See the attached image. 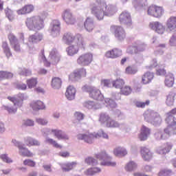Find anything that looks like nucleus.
<instances>
[{
    "label": "nucleus",
    "mask_w": 176,
    "mask_h": 176,
    "mask_svg": "<svg viewBox=\"0 0 176 176\" xmlns=\"http://www.w3.org/2000/svg\"><path fill=\"white\" fill-rule=\"evenodd\" d=\"M91 14L96 17L98 21L104 20V17H112L118 12V7L115 5H107V2L103 0H95L89 5Z\"/></svg>",
    "instance_id": "obj_1"
},
{
    "label": "nucleus",
    "mask_w": 176,
    "mask_h": 176,
    "mask_svg": "<svg viewBox=\"0 0 176 176\" xmlns=\"http://www.w3.org/2000/svg\"><path fill=\"white\" fill-rule=\"evenodd\" d=\"M25 24L30 31H41L45 28V21L40 16L26 19Z\"/></svg>",
    "instance_id": "obj_2"
},
{
    "label": "nucleus",
    "mask_w": 176,
    "mask_h": 176,
    "mask_svg": "<svg viewBox=\"0 0 176 176\" xmlns=\"http://www.w3.org/2000/svg\"><path fill=\"white\" fill-rule=\"evenodd\" d=\"M99 122L106 127L124 129V124H119L117 121L112 120L107 113H101L99 115Z\"/></svg>",
    "instance_id": "obj_3"
},
{
    "label": "nucleus",
    "mask_w": 176,
    "mask_h": 176,
    "mask_svg": "<svg viewBox=\"0 0 176 176\" xmlns=\"http://www.w3.org/2000/svg\"><path fill=\"white\" fill-rule=\"evenodd\" d=\"M76 44L72 45L67 48V54L69 56H74L79 52V49H85V41L83 37L80 34L76 36Z\"/></svg>",
    "instance_id": "obj_4"
},
{
    "label": "nucleus",
    "mask_w": 176,
    "mask_h": 176,
    "mask_svg": "<svg viewBox=\"0 0 176 176\" xmlns=\"http://www.w3.org/2000/svg\"><path fill=\"white\" fill-rule=\"evenodd\" d=\"M144 120L153 124V126H160L162 124V117L153 110H148L144 113Z\"/></svg>",
    "instance_id": "obj_5"
},
{
    "label": "nucleus",
    "mask_w": 176,
    "mask_h": 176,
    "mask_svg": "<svg viewBox=\"0 0 176 176\" xmlns=\"http://www.w3.org/2000/svg\"><path fill=\"white\" fill-rule=\"evenodd\" d=\"M82 90L85 93H89L90 98H93V100H96L97 101H102L104 100V95L101 94V91L95 87L84 85L82 87Z\"/></svg>",
    "instance_id": "obj_6"
},
{
    "label": "nucleus",
    "mask_w": 176,
    "mask_h": 176,
    "mask_svg": "<svg viewBox=\"0 0 176 176\" xmlns=\"http://www.w3.org/2000/svg\"><path fill=\"white\" fill-rule=\"evenodd\" d=\"M8 99L13 102V105H4L3 106V109L8 112V113H16L17 112V108L23 107V102L19 101L18 99L14 97L8 96Z\"/></svg>",
    "instance_id": "obj_7"
},
{
    "label": "nucleus",
    "mask_w": 176,
    "mask_h": 176,
    "mask_svg": "<svg viewBox=\"0 0 176 176\" xmlns=\"http://www.w3.org/2000/svg\"><path fill=\"white\" fill-rule=\"evenodd\" d=\"M96 159L102 160L100 163L101 166H110L111 167H115L116 166V162H112V157L107 154L105 151H102L97 154Z\"/></svg>",
    "instance_id": "obj_8"
},
{
    "label": "nucleus",
    "mask_w": 176,
    "mask_h": 176,
    "mask_svg": "<svg viewBox=\"0 0 176 176\" xmlns=\"http://www.w3.org/2000/svg\"><path fill=\"white\" fill-rule=\"evenodd\" d=\"M167 127L165 128L168 131H170V134H176V118L174 116L170 113L166 114V118L165 119Z\"/></svg>",
    "instance_id": "obj_9"
},
{
    "label": "nucleus",
    "mask_w": 176,
    "mask_h": 176,
    "mask_svg": "<svg viewBox=\"0 0 176 176\" xmlns=\"http://www.w3.org/2000/svg\"><path fill=\"white\" fill-rule=\"evenodd\" d=\"M93 62V54L91 53H86L81 54L77 58V64L78 65H81V67H87V65H90Z\"/></svg>",
    "instance_id": "obj_10"
},
{
    "label": "nucleus",
    "mask_w": 176,
    "mask_h": 176,
    "mask_svg": "<svg viewBox=\"0 0 176 176\" xmlns=\"http://www.w3.org/2000/svg\"><path fill=\"white\" fill-rule=\"evenodd\" d=\"M12 144L14 146H16L19 149V154L21 156H27L28 157H31L33 156L32 153L28 150V148L25 147V144L23 142L17 141L16 139L12 140Z\"/></svg>",
    "instance_id": "obj_11"
},
{
    "label": "nucleus",
    "mask_w": 176,
    "mask_h": 176,
    "mask_svg": "<svg viewBox=\"0 0 176 176\" xmlns=\"http://www.w3.org/2000/svg\"><path fill=\"white\" fill-rule=\"evenodd\" d=\"M111 31L113 32L115 38L117 41H124L126 39V31L121 26L112 25Z\"/></svg>",
    "instance_id": "obj_12"
},
{
    "label": "nucleus",
    "mask_w": 176,
    "mask_h": 176,
    "mask_svg": "<svg viewBox=\"0 0 176 176\" xmlns=\"http://www.w3.org/2000/svg\"><path fill=\"white\" fill-rule=\"evenodd\" d=\"M61 23L58 20H54L51 22L49 28V32L53 38H56L60 35V30Z\"/></svg>",
    "instance_id": "obj_13"
},
{
    "label": "nucleus",
    "mask_w": 176,
    "mask_h": 176,
    "mask_svg": "<svg viewBox=\"0 0 176 176\" xmlns=\"http://www.w3.org/2000/svg\"><path fill=\"white\" fill-rule=\"evenodd\" d=\"M120 24H124L126 27H131L133 21H131V14L128 11H123L119 16Z\"/></svg>",
    "instance_id": "obj_14"
},
{
    "label": "nucleus",
    "mask_w": 176,
    "mask_h": 176,
    "mask_svg": "<svg viewBox=\"0 0 176 176\" xmlns=\"http://www.w3.org/2000/svg\"><path fill=\"white\" fill-rule=\"evenodd\" d=\"M173 134L171 131L164 129V132L160 129H157L154 133V138L157 141H162V140H168Z\"/></svg>",
    "instance_id": "obj_15"
},
{
    "label": "nucleus",
    "mask_w": 176,
    "mask_h": 176,
    "mask_svg": "<svg viewBox=\"0 0 176 176\" xmlns=\"http://www.w3.org/2000/svg\"><path fill=\"white\" fill-rule=\"evenodd\" d=\"M148 14L153 17H162L164 13L163 8L157 6H150L148 9Z\"/></svg>",
    "instance_id": "obj_16"
},
{
    "label": "nucleus",
    "mask_w": 176,
    "mask_h": 176,
    "mask_svg": "<svg viewBox=\"0 0 176 176\" xmlns=\"http://www.w3.org/2000/svg\"><path fill=\"white\" fill-rule=\"evenodd\" d=\"M86 76V69L80 68L76 69L69 76V79L72 81L80 80V78Z\"/></svg>",
    "instance_id": "obj_17"
},
{
    "label": "nucleus",
    "mask_w": 176,
    "mask_h": 176,
    "mask_svg": "<svg viewBox=\"0 0 176 176\" xmlns=\"http://www.w3.org/2000/svg\"><path fill=\"white\" fill-rule=\"evenodd\" d=\"M77 138L78 140H81L82 141L87 142V144H93V142H94V139L97 138H96V133H87L83 134H78L77 135Z\"/></svg>",
    "instance_id": "obj_18"
},
{
    "label": "nucleus",
    "mask_w": 176,
    "mask_h": 176,
    "mask_svg": "<svg viewBox=\"0 0 176 176\" xmlns=\"http://www.w3.org/2000/svg\"><path fill=\"white\" fill-rule=\"evenodd\" d=\"M62 17L67 24L72 25L76 23V19H75V17H74L72 12L69 10H65L62 14Z\"/></svg>",
    "instance_id": "obj_19"
},
{
    "label": "nucleus",
    "mask_w": 176,
    "mask_h": 176,
    "mask_svg": "<svg viewBox=\"0 0 176 176\" xmlns=\"http://www.w3.org/2000/svg\"><path fill=\"white\" fill-rule=\"evenodd\" d=\"M149 27L151 30L157 32V34H160V35L164 34V32L166 31V28L160 22H153L150 23Z\"/></svg>",
    "instance_id": "obj_20"
},
{
    "label": "nucleus",
    "mask_w": 176,
    "mask_h": 176,
    "mask_svg": "<svg viewBox=\"0 0 176 176\" xmlns=\"http://www.w3.org/2000/svg\"><path fill=\"white\" fill-rule=\"evenodd\" d=\"M151 135V129L142 125L140 129V133L139 135V140L140 141H146Z\"/></svg>",
    "instance_id": "obj_21"
},
{
    "label": "nucleus",
    "mask_w": 176,
    "mask_h": 176,
    "mask_svg": "<svg viewBox=\"0 0 176 176\" xmlns=\"http://www.w3.org/2000/svg\"><path fill=\"white\" fill-rule=\"evenodd\" d=\"M140 153L142 159L145 162H149V160H151L152 157H153V153L146 147H141Z\"/></svg>",
    "instance_id": "obj_22"
},
{
    "label": "nucleus",
    "mask_w": 176,
    "mask_h": 176,
    "mask_svg": "<svg viewBox=\"0 0 176 176\" xmlns=\"http://www.w3.org/2000/svg\"><path fill=\"white\" fill-rule=\"evenodd\" d=\"M133 45L135 48V54L145 52V50H146V48L148 47V45L145 43L140 41H135Z\"/></svg>",
    "instance_id": "obj_23"
},
{
    "label": "nucleus",
    "mask_w": 176,
    "mask_h": 176,
    "mask_svg": "<svg viewBox=\"0 0 176 176\" xmlns=\"http://www.w3.org/2000/svg\"><path fill=\"white\" fill-rule=\"evenodd\" d=\"M49 58L52 63V64L56 65L60 61L61 57L60 56V54L56 49H52L50 52Z\"/></svg>",
    "instance_id": "obj_24"
},
{
    "label": "nucleus",
    "mask_w": 176,
    "mask_h": 176,
    "mask_svg": "<svg viewBox=\"0 0 176 176\" xmlns=\"http://www.w3.org/2000/svg\"><path fill=\"white\" fill-rule=\"evenodd\" d=\"M8 39L12 47L14 48V50H15V52H20V44L19 43L17 38L15 37L13 34H10L8 35Z\"/></svg>",
    "instance_id": "obj_25"
},
{
    "label": "nucleus",
    "mask_w": 176,
    "mask_h": 176,
    "mask_svg": "<svg viewBox=\"0 0 176 176\" xmlns=\"http://www.w3.org/2000/svg\"><path fill=\"white\" fill-rule=\"evenodd\" d=\"M132 3L135 9L140 10V9H145L148 6V0H133Z\"/></svg>",
    "instance_id": "obj_26"
},
{
    "label": "nucleus",
    "mask_w": 176,
    "mask_h": 176,
    "mask_svg": "<svg viewBox=\"0 0 176 176\" xmlns=\"http://www.w3.org/2000/svg\"><path fill=\"white\" fill-rule=\"evenodd\" d=\"M75 94H76V89L74 86H69L65 92V96L67 100L69 101H72V100H75Z\"/></svg>",
    "instance_id": "obj_27"
},
{
    "label": "nucleus",
    "mask_w": 176,
    "mask_h": 176,
    "mask_svg": "<svg viewBox=\"0 0 176 176\" xmlns=\"http://www.w3.org/2000/svg\"><path fill=\"white\" fill-rule=\"evenodd\" d=\"M168 31L176 30V16H170L166 21Z\"/></svg>",
    "instance_id": "obj_28"
},
{
    "label": "nucleus",
    "mask_w": 176,
    "mask_h": 176,
    "mask_svg": "<svg viewBox=\"0 0 176 176\" xmlns=\"http://www.w3.org/2000/svg\"><path fill=\"white\" fill-rule=\"evenodd\" d=\"M43 39V34L41 33H35L29 36L28 41L30 43H39Z\"/></svg>",
    "instance_id": "obj_29"
},
{
    "label": "nucleus",
    "mask_w": 176,
    "mask_h": 176,
    "mask_svg": "<svg viewBox=\"0 0 176 176\" xmlns=\"http://www.w3.org/2000/svg\"><path fill=\"white\" fill-rule=\"evenodd\" d=\"M30 107L34 111H39L46 109V106L41 100L33 101L30 104Z\"/></svg>",
    "instance_id": "obj_30"
},
{
    "label": "nucleus",
    "mask_w": 176,
    "mask_h": 176,
    "mask_svg": "<svg viewBox=\"0 0 176 176\" xmlns=\"http://www.w3.org/2000/svg\"><path fill=\"white\" fill-rule=\"evenodd\" d=\"M84 27L88 32H91L94 30V20L93 18L88 17L84 23Z\"/></svg>",
    "instance_id": "obj_31"
},
{
    "label": "nucleus",
    "mask_w": 176,
    "mask_h": 176,
    "mask_svg": "<svg viewBox=\"0 0 176 176\" xmlns=\"http://www.w3.org/2000/svg\"><path fill=\"white\" fill-rule=\"evenodd\" d=\"M25 143L28 146H39L41 145V142L34 138L27 137L24 139Z\"/></svg>",
    "instance_id": "obj_32"
},
{
    "label": "nucleus",
    "mask_w": 176,
    "mask_h": 176,
    "mask_svg": "<svg viewBox=\"0 0 176 176\" xmlns=\"http://www.w3.org/2000/svg\"><path fill=\"white\" fill-rule=\"evenodd\" d=\"M52 133H54L55 137L58 140H68V136L65 134V132L58 129H52Z\"/></svg>",
    "instance_id": "obj_33"
},
{
    "label": "nucleus",
    "mask_w": 176,
    "mask_h": 176,
    "mask_svg": "<svg viewBox=\"0 0 176 176\" xmlns=\"http://www.w3.org/2000/svg\"><path fill=\"white\" fill-rule=\"evenodd\" d=\"M34 11V6L29 4L25 6L22 9L17 11L18 14H27Z\"/></svg>",
    "instance_id": "obj_34"
},
{
    "label": "nucleus",
    "mask_w": 176,
    "mask_h": 176,
    "mask_svg": "<svg viewBox=\"0 0 176 176\" xmlns=\"http://www.w3.org/2000/svg\"><path fill=\"white\" fill-rule=\"evenodd\" d=\"M75 41V35L71 32H67L65 33L63 35V41L67 45H69L70 43H72Z\"/></svg>",
    "instance_id": "obj_35"
},
{
    "label": "nucleus",
    "mask_w": 176,
    "mask_h": 176,
    "mask_svg": "<svg viewBox=\"0 0 176 176\" xmlns=\"http://www.w3.org/2000/svg\"><path fill=\"white\" fill-rule=\"evenodd\" d=\"M83 106L88 109H100L101 106L98 103H95L94 101H87L83 104Z\"/></svg>",
    "instance_id": "obj_36"
},
{
    "label": "nucleus",
    "mask_w": 176,
    "mask_h": 176,
    "mask_svg": "<svg viewBox=\"0 0 176 176\" xmlns=\"http://www.w3.org/2000/svg\"><path fill=\"white\" fill-rule=\"evenodd\" d=\"M174 85V75L173 74L169 73L166 76L165 78V85L167 87H173Z\"/></svg>",
    "instance_id": "obj_37"
},
{
    "label": "nucleus",
    "mask_w": 176,
    "mask_h": 176,
    "mask_svg": "<svg viewBox=\"0 0 176 176\" xmlns=\"http://www.w3.org/2000/svg\"><path fill=\"white\" fill-rule=\"evenodd\" d=\"M153 73L151 72H146V74H144L142 80L144 85H146L148 83H150V82L152 81V79L154 78Z\"/></svg>",
    "instance_id": "obj_38"
},
{
    "label": "nucleus",
    "mask_w": 176,
    "mask_h": 176,
    "mask_svg": "<svg viewBox=\"0 0 176 176\" xmlns=\"http://www.w3.org/2000/svg\"><path fill=\"white\" fill-rule=\"evenodd\" d=\"M74 166H76V162H67L60 164L63 171L65 172L71 171L74 168Z\"/></svg>",
    "instance_id": "obj_39"
},
{
    "label": "nucleus",
    "mask_w": 176,
    "mask_h": 176,
    "mask_svg": "<svg viewBox=\"0 0 176 176\" xmlns=\"http://www.w3.org/2000/svg\"><path fill=\"white\" fill-rule=\"evenodd\" d=\"M138 167V164L133 161H130L128 162L125 166L126 171L131 172L135 171Z\"/></svg>",
    "instance_id": "obj_40"
},
{
    "label": "nucleus",
    "mask_w": 176,
    "mask_h": 176,
    "mask_svg": "<svg viewBox=\"0 0 176 176\" xmlns=\"http://www.w3.org/2000/svg\"><path fill=\"white\" fill-rule=\"evenodd\" d=\"M112 86L116 89H120V90L124 86V80L122 78H117L116 80L112 81Z\"/></svg>",
    "instance_id": "obj_41"
},
{
    "label": "nucleus",
    "mask_w": 176,
    "mask_h": 176,
    "mask_svg": "<svg viewBox=\"0 0 176 176\" xmlns=\"http://www.w3.org/2000/svg\"><path fill=\"white\" fill-rule=\"evenodd\" d=\"M2 49L7 58L12 57V52L10 51V47H9V44H8V42L6 41L3 42Z\"/></svg>",
    "instance_id": "obj_42"
},
{
    "label": "nucleus",
    "mask_w": 176,
    "mask_h": 176,
    "mask_svg": "<svg viewBox=\"0 0 176 176\" xmlns=\"http://www.w3.org/2000/svg\"><path fill=\"white\" fill-rule=\"evenodd\" d=\"M113 153L115 156H126L127 150L123 147H117L114 149Z\"/></svg>",
    "instance_id": "obj_43"
},
{
    "label": "nucleus",
    "mask_w": 176,
    "mask_h": 176,
    "mask_svg": "<svg viewBox=\"0 0 176 176\" xmlns=\"http://www.w3.org/2000/svg\"><path fill=\"white\" fill-rule=\"evenodd\" d=\"M61 78L58 77H54L52 80L51 86L53 89H60L61 87Z\"/></svg>",
    "instance_id": "obj_44"
},
{
    "label": "nucleus",
    "mask_w": 176,
    "mask_h": 176,
    "mask_svg": "<svg viewBox=\"0 0 176 176\" xmlns=\"http://www.w3.org/2000/svg\"><path fill=\"white\" fill-rule=\"evenodd\" d=\"M171 148L170 144H167L166 147H158L157 148V153L158 155H166V153H168L171 151Z\"/></svg>",
    "instance_id": "obj_45"
},
{
    "label": "nucleus",
    "mask_w": 176,
    "mask_h": 176,
    "mask_svg": "<svg viewBox=\"0 0 176 176\" xmlns=\"http://www.w3.org/2000/svg\"><path fill=\"white\" fill-rule=\"evenodd\" d=\"M175 97V93L170 92L166 97V104L168 105L169 107H171V105H174Z\"/></svg>",
    "instance_id": "obj_46"
},
{
    "label": "nucleus",
    "mask_w": 176,
    "mask_h": 176,
    "mask_svg": "<svg viewBox=\"0 0 176 176\" xmlns=\"http://www.w3.org/2000/svg\"><path fill=\"white\" fill-rule=\"evenodd\" d=\"M97 173H101V168L97 167L90 168L84 172L85 175H94Z\"/></svg>",
    "instance_id": "obj_47"
},
{
    "label": "nucleus",
    "mask_w": 176,
    "mask_h": 176,
    "mask_svg": "<svg viewBox=\"0 0 176 176\" xmlns=\"http://www.w3.org/2000/svg\"><path fill=\"white\" fill-rule=\"evenodd\" d=\"M13 78V74L8 72H0V80H3V79H12Z\"/></svg>",
    "instance_id": "obj_48"
},
{
    "label": "nucleus",
    "mask_w": 176,
    "mask_h": 176,
    "mask_svg": "<svg viewBox=\"0 0 176 176\" xmlns=\"http://www.w3.org/2000/svg\"><path fill=\"white\" fill-rule=\"evenodd\" d=\"M96 138H104V140H109V136H108V134L104 131V130L100 129L98 131V133H96L95 135Z\"/></svg>",
    "instance_id": "obj_49"
},
{
    "label": "nucleus",
    "mask_w": 176,
    "mask_h": 176,
    "mask_svg": "<svg viewBox=\"0 0 176 176\" xmlns=\"http://www.w3.org/2000/svg\"><path fill=\"white\" fill-rule=\"evenodd\" d=\"M0 159L2 160V162H3L4 163H7L8 164L13 163V160L9 157V155H8V154H1L0 155Z\"/></svg>",
    "instance_id": "obj_50"
},
{
    "label": "nucleus",
    "mask_w": 176,
    "mask_h": 176,
    "mask_svg": "<svg viewBox=\"0 0 176 176\" xmlns=\"http://www.w3.org/2000/svg\"><path fill=\"white\" fill-rule=\"evenodd\" d=\"M104 102L107 104V107H110V108H116V107H118L116 102L111 98H105Z\"/></svg>",
    "instance_id": "obj_51"
},
{
    "label": "nucleus",
    "mask_w": 176,
    "mask_h": 176,
    "mask_svg": "<svg viewBox=\"0 0 176 176\" xmlns=\"http://www.w3.org/2000/svg\"><path fill=\"white\" fill-rule=\"evenodd\" d=\"M85 162L87 164H89V166H97V164H98V162L97 161V160L91 157L86 158Z\"/></svg>",
    "instance_id": "obj_52"
},
{
    "label": "nucleus",
    "mask_w": 176,
    "mask_h": 176,
    "mask_svg": "<svg viewBox=\"0 0 176 176\" xmlns=\"http://www.w3.org/2000/svg\"><path fill=\"white\" fill-rule=\"evenodd\" d=\"M137 72H138V69L134 66H129L126 68V73L129 75H135Z\"/></svg>",
    "instance_id": "obj_53"
},
{
    "label": "nucleus",
    "mask_w": 176,
    "mask_h": 176,
    "mask_svg": "<svg viewBox=\"0 0 176 176\" xmlns=\"http://www.w3.org/2000/svg\"><path fill=\"white\" fill-rule=\"evenodd\" d=\"M120 91L124 96H129V94H131L133 89L130 86H125L120 89Z\"/></svg>",
    "instance_id": "obj_54"
},
{
    "label": "nucleus",
    "mask_w": 176,
    "mask_h": 176,
    "mask_svg": "<svg viewBox=\"0 0 176 176\" xmlns=\"http://www.w3.org/2000/svg\"><path fill=\"white\" fill-rule=\"evenodd\" d=\"M173 174H174V173H173V170H171L170 169H168V168L162 169L159 173L160 176H171Z\"/></svg>",
    "instance_id": "obj_55"
},
{
    "label": "nucleus",
    "mask_w": 176,
    "mask_h": 176,
    "mask_svg": "<svg viewBox=\"0 0 176 176\" xmlns=\"http://www.w3.org/2000/svg\"><path fill=\"white\" fill-rule=\"evenodd\" d=\"M19 74L22 76H31L32 72L28 69H19Z\"/></svg>",
    "instance_id": "obj_56"
},
{
    "label": "nucleus",
    "mask_w": 176,
    "mask_h": 176,
    "mask_svg": "<svg viewBox=\"0 0 176 176\" xmlns=\"http://www.w3.org/2000/svg\"><path fill=\"white\" fill-rule=\"evenodd\" d=\"M45 142L47 144H50V145H53V146H54L55 148H61V146H60V144H58V143L56 142V140L52 138H47L45 140Z\"/></svg>",
    "instance_id": "obj_57"
},
{
    "label": "nucleus",
    "mask_w": 176,
    "mask_h": 176,
    "mask_svg": "<svg viewBox=\"0 0 176 176\" xmlns=\"http://www.w3.org/2000/svg\"><path fill=\"white\" fill-rule=\"evenodd\" d=\"M37 83L38 80H36V78H31L27 80V85L29 89H32V87H35Z\"/></svg>",
    "instance_id": "obj_58"
},
{
    "label": "nucleus",
    "mask_w": 176,
    "mask_h": 176,
    "mask_svg": "<svg viewBox=\"0 0 176 176\" xmlns=\"http://www.w3.org/2000/svg\"><path fill=\"white\" fill-rule=\"evenodd\" d=\"M34 124L35 122L31 119H27L23 121V126H25V127H32Z\"/></svg>",
    "instance_id": "obj_59"
},
{
    "label": "nucleus",
    "mask_w": 176,
    "mask_h": 176,
    "mask_svg": "<svg viewBox=\"0 0 176 176\" xmlns=\"http://www.w3.org/2000/svg\"><path fill=\"white\" fill-rule=\"evenodd\" d=\"M6 12V17H8V19L12 21V20H13L14 16L13 15V11H12V10L7 8L5 10Z\"/></svg>",
    "instance_id": "obj_60"
},
{
    "label": "nucleus",
    "mask_w": 176,
    "mask_h": 176,
    "mask_svg": "<svg viewBox=\"0 0 176 176\" xmlns=\"http://www.w3.org/2000/svg\"><path fill=\"white\" fill-rule=\"evenodd\" d=\"M74 118L75 119H76V120H78V122H80V120H83V119H85V114L79 111H76L74 113Z\"/></svg>",
    "instance_id": "obj_61"
},
{
    "label": "nucleus",
    "mask_w": 176,
    "mask_h": 176,
    "mask_svg": "<svg viewBox=\"0 0 176 176\" xmlns=\"http://www.w3.org/2000/svg\"><path fill=\"white\" fill-rule=\"evenodd\" d=\"M101 85L103 86V87H113V86H112V82L109 80H102Z\"/></svg>",
    "instance_id": "obj_62"
},
{
    "label": "nucleus",
    "mask_w": 176,
    "mask_h": 176,
    "mask_svg": "<svg viewBox=\"0 0 176 176\" xmlns=\"http://www.w3.org/2000/svg\"><path fill=\"white\" fill-rule=\"evenodd\" d=\"M169 44L171 46H176V32L173 33L169 41Z\"/></svg>",
    "instance_id": "obj_63"
},
{
    "label": "nucleus",
    "mask_w": 176,
    "mask_h": 176,
    "mask_svg": "<svg viewBox=\"0 0 176 176\" xmlns=\"http://www.w3.org/2000/svg\"><path fill=\"white\" fill-rule=\"evenodd\" d=\"M157 67V60L156 59H153L151 61V63L149 66H146L147 69H152L153 68H156Z\"/></svg>",
    "instance_id": "obj_64"
}]
</instances>
